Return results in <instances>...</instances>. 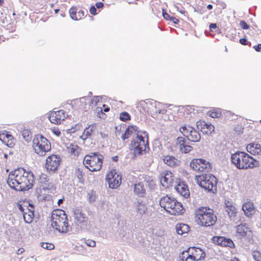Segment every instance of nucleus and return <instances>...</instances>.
<instances>
[{"label": "nucleus", "instance_id": "1", "mask_svg": "<svg viewBox=\"0 0 261 261\" xmlns=\"http://www.w3.org/2000/svg\"><path fill=\"white\" fill-rule=\"evenodd\" d=\"M129 136H133L130 144V149L134 150L135 156L146 153L149 150L148 136L144 130H139L136 125H129L126 128Z\"/></svg>", "mask_w": 261, "mask_h": 261}, {"label": "nucleus", "instance_id": "2", "mask_svg": "<svg viewBox=\"0 0 261 261\" xmlns=\"http://www.w3.org/2000/svg\"><path fill=\"white\" fill-rule=\"evenodd\" d=\"M34 177L33 172L28 171L17 179L10 178V180L7 181V183L11 189L16 191H25L34 186Z\"/></svg>", "mask_w": 261, "mask_h": 261}, {"label": "nucleus", "instance_id": "3", "mask_svg": "<svg viewBox=\"0 0 261 261\" xmlns=\"http://www.w3.org/2000/svg\"><path fill=\"white\" fill-rule=\"evenodd\" d=\"M232 163L239 169H247L259 166V162L245 152L237 151L231 156Z\"/></svg>", "mask_w": 261, "mask_h": 261}, {"label": "nucleus", "instance_id": "4", "mask_svg": "<svg viewBox=\"0 0 261 261\" xmlns=\"http://www.w3.org/2000/svg\"><path fill=\"white\" fill-rule=\"evenodd\" d=\"M160 205L171 215H177L183 213L184 208L181 203L173 197L168 196L163 197L160 199Z\"/></svg>", "mask_w": 261, "mask_h": 261}, {"label": "nucleus", "instance_id": "5", "mask_svg": "<svg viewBox=\"0 0 261 261\" xmlns=\"http://www.w3.org/2000/svg\"><path fill=\"white\" fill-rule=\"evenodd\" d=\"M103 159V155L99 152H91L85 156L83 163L90 171H97L101 168Z\"/></svg>", "mask_w": 261, "mask_h": 261}, {"label": "nucleus", "instance_id": "6", "mask_svg": "<svg viewBox=\"0 0 261 261\" xmlns=\"http://www.w3.org/2000/svg\"><path fill=\"white\" fill-rule=\"evenodd\" d=\"M197 182L201 188L215 193L217 191V179L213 174H202L196 176Z\"/></svg>", "mask_w": 261, "mask_h": 261}, {"label": "nucleus", "instance_id": "7", "mask_svg": "<svg viewBox=\"0 0 261 261\" xmlns=\"http://www.w3.org/2000/svg\"><path fill=\"white\" fill-rule=\"evenodd\" d=\"M33 146L35 152L40 156H44L51 149L49 141L41 134L36 135L33 140Z\"/></svg>", "mask_w": 261, "mask_h": 261}, {"label": "nucleus", "instance_id": "8", "mask_svg": "<svg viewBox=\"0 0 261 261\" xmlns=\"http://www.w3.org/2000/svg\"><path fill=\"white\" fill-rule=\"evenodd\" d=\"M179 131L189 141L198 142L200 140L201 136L199 132L191 126L185 125L179 128Z\"/></svg>", "mask_w": 261, "mask_h": 261}, {"label": "nucleus", "instance_id": "9", "mask_svg": "<svg viewBox=\"0 0 261 261\" xmlns=\"http://www.w3.org/2000/svg\"><path fill=\"white\" fill-rule=\"evenodd\" d=\"M190 166L193 170L198 172L209 171L211 168V164L202 159H195L191 161Z\"/></svg>", "mask_w": 261, "mask_h": 261}, {"label": "nucleus", "instance_id": "10", "mask_svg": "<svg viewBox=\"0 0 261 261\" xmlns=\"http://www.w3.org/2000/svg\"><path fill=\"white\" fill-rule=\"evenodd\" d=\"M188 254V257L194 261H198L203 258L205 254V252L200 248L197 247H190L187 250L183 251V254Z\"/></svg>", "mask_w": 261, "mask_h": 261}, {"label": "nucleus", "instance_id": "11", "mask_svg": "<svg viewBox=\"0 0 261 261\" xmlns=\"http://www.w3.org/2000/svg\"><path fill=\"white\" fill-rule=\"evenodd\" d=\"M175 147L182 153H187L193 150V148L189 144L188 141L183 137H178L175 140Z\"/></svg>", "mask_w": 261, "mask_h": 261}, {"label": "nucleus", "instance_id": "12", "mask_svg": "<svg viewBox=\"0 0 261 261\" xmlns=\"http://www.w3.org/2000/svg\"><path fill=\"white\" fill-rule=\"evenodd\" d=\"M217 221V217L213 213V211L201 217H198V223L199 225L205 227L211 226L215 225Z\"/></svg>", "mask_w": 261, "mask_h": 261}, {"label": "nucleus", "instance_id": "13", "mask_svg": "<svg viewBox=\"0 0 261 261\" xmlns=\"http://www.w3.org/2000/svg\"><path fill=\"white\" fill-rule=\"evenodd\" d=\"M61 159L58 155H51L46 160L45 167L48 170L55 171L59 166Z\"/></svg>", "mask_w": 261, "mask_h": 261}, {"label": "nucleus", "instance_id": "14", "mask_svg": "<svg viewBox=\"0 0 261 261\" xmlns=\"http://www.w3.org/2000/svg\"><path fill=\"white\" fill-rule=\"evenodd\" d=\"M106 179L108 180L109 187L111 189H116L120 186L121 182V177L116 174L115 170L109 173Z\"/></svg>", "mask_w": 261, "mask_h": 261}, {"label": "nucleus", "instance_id": "15", "mask_svg": "<svg viewBox=\"0 0 261 261\" xmlns=\"http://www.w3.org/2000/svg\"><path fill=\"white\" fill-rule=\"evenodd\" d=\"M74 219L79 224L86 225L88 220V217L85 214L83 213L81 206H77L75 208H73Z\"/></svg>", "mask_w": 261, "mask_h": 261}, {"label": "nucleus", "instance_id": "16", "mask_svg": "<svg viewBox=\"0 0 261 261\" xmlns=\"http://www.w3.org/2000/svg\"><path fill=\"white\" fill-rule=\"evenodd\" d=\"M51 226L60 233H65V217L51 218Z\"/></svg>", "mask_w": 261, "mask_h": 261}, {"label": "nucleus", "instance_id": "17", "mask_svg": "<svg viewBox=\"0 0 261 261\" xmlns=\"http://www.w3.org/2000/svg\"><path fill=\"white\" fill-rule=\"evenodd\" d=\"M213 241L214 243H216L218 245L223 247H229L233 248L235 247L233 241L229 238L224 237L216 236L213 238Z\"/></svg>", "mask_w": 261, "mask_h": 261}, {"label": "nucleus", "instance_id": "18", "mask_svg": "<svg viewBox=\"0 0 261 261\" xmlns=\"http://www.w3.org/2000/svg\"><path fill=\"white\" fill-rule=\"evenodd\" d=\"M70 18L75 20H77L82 19L85 15V13L87 14L88 12L87 11H84V10L78 9L76 7H72L69 11Z\"/></svg>", "mask_w": 261, "mask_h": 261}, {"label": "nucleus", "instance_id": "19", "mask_svg": "<svg viewBox=\"0 0 261 261\" xmlns=\"http://www.w3.org/2000/svg\"><path fill=\"white\" fill-rule=\"evenodd\" d=\"M242 210L246 217L250 218L255 214L256 210L253 202L248 201L243 204Z\"/></svg>", "mask_w": 261, "mask_h": 261}, {"label": "nucleus", "instance_id": "20", "mask_svg": "<svg viewBox=\"0 0 261 261\" xmlns=\"http://www.w3.org/2000/svg\"><path fill=\"white\" fill-rule=\"evenodd\" d=\"M173 180V174L170 171H167L160 178L162 186L165 188L171 186Z\"/></svg>", "mask_w": 261, "mask_h": 261}, {"label": "nucleus", "instance_id": "21", "mask_svg": "<svg viewBox=\"0 0 261 261\" xmlns=\"http://www.w3.org/2000/svg\"><path fill=\"white\" fill-rule=\"evenodd\" d=\"M134 192L135 194L139 197H144L146 194V190L143 182H139L138 183L135 184Z\"/></svg>", "mask_w": 261, "mask_h": 261}, {"label": "nucleus", "instance_id": "22", "mask_svg": "<svg viewBox=\"0 0 261 261\" xmlns=\"http://www.w3.org/2000/svg\"><path fill=\"white\" fill-rule=\"evenodd\" d=\"M175 189L178 193H180L186 198L188 197L190 195V191L187 185L183 183H180L177 185L175 187Z\"/></svg>", "mask_w": 261, "mask_h": 261}, {"label": "nucleus", "instance_id": "23", "mask_svg": "<svg viewBox=\"0 0 261 261\" xmlns=\"http://www.w3.org/2000/svg\"><path fill=\"white\" fill-rule=\"evenodd\" d=\"M27 172V171H26V170L24 169L23 168H18L17 169L14 170V171H11L9 173L7 181L10 180V178L17 179L19 177H20V176H21L22 174H24Z\"/></svg>", "mask_w": 261, "mask_h": 261}, {"label": "nucleus", "instance_id": "24", "mask_svg": "<svg viewBox=\"0 0 261 261\" xmlns=\"http://www.w3.org/2000/svg\"><path fill=\"white\" fill-rule=\"evenodd\" d=\"M134 207L136 208V212L141 214H145L147 211V207L141 199H138L137 201L134 203Z\"/></svg>", "mask_w": 261, "mask_h": 261}, {"label": "nucleus", "instance_id": "25", "mask_svg": "<svg viewBox=\"0 0 261 261\" xmlns=\"http://www.w3.org/2000/svg\"><path fill=\"white\" fill-rule=\"evenodd\" d=\"M246 149L252 154L261 153V145L259 144L250 143L247 146Z\"/></svg>", "mask_w": 261, "mask_h": 261}, {"label": "nucleus", "instance_id": "26", "mask_svg": "<svg viewBox=\"0 0 261 261\" xmlns=\"http://www.w3.org/2000/svg\"><path fill=\"white\" fill-rule=\"evenodd\" d=\"M66 150L71 155H73L74 156H78L81 151V149L77 144L72 143H70L69 146H68L66 143Z\"/></svg>", "mask_w": 261, "mask_h": 261}, {"label": "nucleus", "instance_id": "27", "mask_svg": "<svg viewBox=\"0 0 261 261\" xmlns=\"http://www.w3.org/2000/svg\"><path fill=\"white\" fill-rule=\"evenodd\" d=\"M225 211L227 213L231 220H235L238 211L236 207L232 204H226Z\"/></svg>", "mask_w": 261, "mask_h": 261}, {"label": "nucleus", "instance_id": "28", "mask_svg": "<svg viewBox=\"0 0 261 261\" xmlns=\"http://www.w3.org/2000/svg\"><path fill=\"white\" fill-rule=\"evenodd\" d=\"M164 162L167 165L171 167H174L178 164L179 161L174 156L167 155L164 156Z\"/></svg>", "mask_w": 261, "mask_h": 261}, {"label": "nucleus", "instance_id": "29", "mask_svg": "<svg viewBox=\"0 0 261 261\" xmlns=\"http://www.w3.org/2000/svg\"><path fill=\"white\" fill-rule=\"evenodd\" d=\"M23 218L26 223L30 224L32 223L34 218V210L33 208H30L29 210L23 214Z\"/></svg>", "mask_w": 261, "mask_h": 261}, {"label": "nucleus", "instance_id": "30", "mask_svg": "<svg viewBox=\"0 0 261 261\" xmlns=\"http://www.w3.org/2000/svg\"><path fill=\"white\" fill-rule=\"evenodd\" d=\"M95 127V124H93L89 125L88 127H86L84 131L83 135L81 136V138L83 140H85L90 137L92 135V133Z\"/></svg>", "mask_w": 261, "mask_h": 261}, {"label": "nucleus", "instance_id": "31", "mask_svg": "<svg viewBox=\"0 0 261 261\" xmlns=\"http://www.w3.org/2000/svg\"><path fill=\"white\" fill-rule=\"evenodd\" d=\"M176 232L179 234H183L187 233L189 230V227L188 225L184 223L177 224L176 226Z\"/></svg>", "mask_w": 261, "mask_h": 261}, {"label": "nucleus", "instance_id": "32", "mask_svg": "<svg viewBox=\"0 0 261 261\" xmlns=\"http://www.w3.org/2000/svg\"><path fill=\"white\" fill-rule=\"evenodd\" d=\"M237 232L241 237H245L247 235V233L248 231V228L246 226V224H241L238 225L237 227Z\"/></svg>", "mask_w": 261, "mask_h": 261}, {"label": "nucleus", "instance_id": "33", "mask_svg": "<svg viewBox=\"0 0 261 261\" xmlns=\"http://www.w3.org/2000/svg\"><path fill=\"white\" fill-rule=\"evenodd\" d=\"M57 115V113L56 111L51 112L48 116V118L49 121L54 124H58L61 123V118H58Z\"/></svg>", "mask_w": 261, "mask_h": 261}, {"label": "nucleus", "instance_id": "34", "mask_svg": "<svg viewBox=\"0 0 261 261\" xmlns=\"http://www.w3.org/2000/svg\"><path fill=\"white\" fill-rule=\"evenodd\" d=\"M213 211L212 210L207 208L205 207H201L197 209L196 211V217H197V220H198V217H201L204 215H206L208 213H211Z\"/></svg>", "mask_w": 261, "mask_h": 261}, {"label": "nucleus", "instance_id": "35", "mask_svg": "<svg viewBox=\"0 0 261 261\" xmlns=\"http://www.w3.org/2000/svg\"><path fill=\"white\" fill-rule=\"evenodd\" d=\"M66 127H67L66 128V133L71 135L72 133H74L77 130H80L82 127V124L78 123L70 126L66 125Z\"/></svg>", "mask_w": 261, "mask_h": 261}, {"label": "nucleus", "instance_id": "36", "mask_svg": "<svg viewBox=\"0 0 261 261\" xmlns=\"http://www.w3.org/2000/svg\"><path fill=\"white\" fill-rule=\"evenodd\" d=\"M87 96H84L79 99H75L73 100H68L66 101V105H69L73 108H76L77 105L81 102V100L83 99L86 100L87 99Z\"/></svg>", "mask_w": 261, "mask_h": 261}, {"label": "nucleus", "instance_id": "37", "mask_svg": "<svg viewBox=\"0 0 261 261\" xmlns=\"http://www.w3.org/2000/svg\"><path fill=\"white\" fill-rule=\"evenodd\" d=\"M65 217V211L61 209H57L53 212L51 218Z\"/></svg>", "mask_w": 261, "mask_h": 261}, {"label": "nucleus", "instance_id": "38", "mask_svg": "<svg viewBox=\"0 0 261 261\" xmlns=\"http://www.w3.org/2000/svg\"><path fill=\"white\" fill-rule=\"evenodd\" d=\"M53 187V185L49 182V179H46L43 183L40 186V190H43L44 191H49L51 190Z\"/></svg>", "mask_w": 261, "mask_h": 261}, {"label": "nucleus", "instance_id": "39", "mask_svg": "<svg viewBox=\"0 0 261 261\" xmlns=\"http://www.w3.org/2000/svg\"><path fill=\"white\" fill-rule=\"evenodd\" d=\"M163 16L165 19H166V20H171L175 24H178L179 22V20L178 19L173 16H171L169 14L166 13L164 10L163 11Z\"/></svg>", "mask_w": 261, "mask_h": 261}, {"label": "nucleus", "instance_id": "40", "mask_svg": "<svg viewBox=\"0 0 261 261\" xmlns=\"http://www.w3.org/2000/svg\"><path fill=\"white\" fill-rule=\"evenodd\" d=\"M21 135L24 140L27 142H30L31 140V132L28 129H24L21 132Z\"/></svg>", "mask_w": 261, "mask_h": 261}, {"label": "nucleus", "instance_id": "41", "mask_svg": "<svg viewBox=\"0 0 261 261\" xmlns=\"http://www.w3.org/2000/svg\"><path fill=\"white\" fill-rule=\"evenodd\" d=\"M214 130V126L211 124L206 123V126H205L203 130H202V132L204 134H211L212 132Z\"/></svg>", "mask_w": 261, "mask_h": 261}, {"label": "nucleus", "instance_id": "42", "mask_svg": "<svg viewBox=\"0 0 261 261\" xmlns=\"http://www.w3.org/2000/svg\"><path fill=\"white\" fill-rule=\"evenodd\" d=\"M75 176L79 180V182L81 183H83L84 181V174L83 171L80 170V169H76L75 170Z\"/></svg>", "mask_w": 261, "mask_h": 261}, {"label": "nucleus", "instance_id": "43", "mask_svg": "<svg viewBox=\"0 0 261 261\" xmlns=\"http://www.w3.org/2000/svg\"><path fill=\"white\" fill-rule=\"evenodd\" d=\"M130 115L126 112H123L120 115V119L124 122L130 120Z\"/></svg>", "mask_w": 261, "mask_h": 261}, {"label": "nucleus", "instance_id": "44", "mask_svg": "<svg viewBox=\"0 0 261 261\" xmlns=\"http://www.w3.org/2000/svg\"><path fill=\"white\" fill-rule=\"evenodd\" d=\"M252 256L255 261H261V253L257 250L252 252Z\"/></svg>", "mask_w": 261, "mask_h": 261}, {"label": "nucleus", "instance_id": "45", "mask_svg": "<svg viewBox=\"0 0 261 261\" xmlns=\"http://www.w3.org/2000/svg\"><path fill=\"white\" fill-rule=\"evenodd\" d=\"M95 193L93 191H91L87 194V199L88 201L92 203L95 201Z\"/></svg>", "mask_w": 261, "mask_h": 261}, {"label": "nucleus", "instance_id": "46", "mask_svg": "<svg viewBox=\"0 0 261 261\" xmlns=\"http://www.w3.org/2000/svg\"><path fill=\"white\" fill-rule=\"evenodd\" d=\"M41 247L46 250H52L55 248V246L52 243L42 242L41 243Z\"/></svg>", "mask_w": 261, "mask_h": 261}, {"label": "nucleus", "instance_id": "47", "mask_svg": "<svg viewBox=\"0 0 261 261\" xmlns=\"http://www.w3.org/2000/svg\"><path fill=\"white\" fill-rule=\"evenodd\" d=\"M17 207L19 210L22 213V215L23 214L25 213V212H27V211H28L30 209L28 206L22 205V204H20L19 203H18Z\"/></svg>", "mask_w": 261, "mask_h": 261}, {"label": "nucleus", "instance_id": "48", "mask_svg": "<svg viewBox=\"0 0 261 261\" xmlns=\"http://www.w3.org/2000/svg\"><path fill=\"white\" fill-rule=\"evenodd\" d=\"M196 126L198 129H200L202 132V130H203L205 126H206V123L204 121H198L196 122Z\"/></svg>", "mask_w": 261, "mask_h": 261}, {"label": "nucleus", "instance_id": "49", "mask_svg": "<svg viewBox=\"0 0 261 261\" xmlns=\"http://www.w3.org/2000/svg\"><path fill=\"white\" fill-rule=\"evenodd\" d=\"M57 113L58 117L61 118V121H64L65 119V111L63 110H60L56 111Z\"/></svg>", "mask_w": 261, "mask_h": 261}, {"label": "nucleus", "instance_id": "50", "mask_svg": "<svg viewBox=\"0 0 261 261\" xmlns=\"http://www.w3.org/2000/svg\"><path fill=\"white\" fill-rule=\"evenodd\" d=\"M84 242L87 246L93 247H95L96 245V242L92 240H84Z\"/></svg>", "mask_w": 261, "mask_h": 261}, {"label": "nucleus", "instance_id": "51", "mask_svg": "<svg viewBox=\"0 0 261 261\" xmlns=\"http://www.w3.org/2000/svg\"><path fill=\"white\" fill-rule=\"evenodd\" d=\"M146 185H147L150 189H153L155 186V184L152 179L147 180Z\"/></svg>", "mask_w": 261, "mask_h": 261}, {"label": "nucleus", "instance_id": "52", "mask_svg": "<svg viewBox=\"0 0 261 261\" xmlns=\"http://www.w3.org/2000/svg\"><path fill=\"white\" fill-rule=\"evenodd\" d=\"M221 113L215 111H212L210 112V116H211L212 118H219L221 116Z\"/></svg>", "mask_w": 261, "mask_h": 261}, {"label": "nucleus", "instance_id": "53", "mask_svg": "<svg viewBox=\"0 0 261 261\" xmlns=\"http://www.w3.org/2000/svg\"><path fill=\"white\" fill-rule=\"evenodd\" d=\"M241 27L244 30H247L249 28V25L244 20H241L240 22Z\"/></svg>", "mask_w": 261, "mask_h": 261}, {"label": "nucleus", "instance_id": "54", "mask_svg": "<svg viewBox=\"0 0 261 261\" xmlns=\"http://www.w3.org/2000/svg\"><path fill=\"white\" fill-rule=\"evenodd\" d=\"M243 128L240 125H238L236 126L235 128H234V130L236 132H238L239 134L242 133L243 132Z\"/></svg>", "mask_w": 261, "mask_h": 261}, {"label": "nucleus", "instance_id": "55", "mask_svg": "<svg viewBox=\"0 0 261 261\" xmlns=\"http://www.w3.org/2000/svg\"><path fill=\"white\" fill-rule=\"evenodd\" d=\"M99 96H94L93 99L91 100V102L92 104L94 103L95 105H97L98 102L99 101Z\"/></svg>", "mask_w": 261, "mask_h": 261}, {"label": "nucleus", "instance_id": "56", "mask_svg": "<svg viewBox=\"0 0 261 261\" xmlns=\"http://www.w3.org/2000/svg\"><path fill=\"white\" fill-rule=\"evenodd\" d=\"M129 137H130L129 135V133L127 132L126 131V130L125 131V133L123 134H122V135L121 136V139L123 140H125V139L128 138Z\"/></svg>", "mask_w": 261, "mask_h": 261}, {"label": "nucleus", "instance_id": "57", "mask_svg": "<svg viewBox=\"0 0 261 261\" xmlns=\"http://www.w3.org/2000/svg\"><path fill=\"white\" fill-rule=\"evenodd\" d=\"M90 12L92 15H96V8L94 6H91L90 8Z\"/></svg>", "mask_w": 261, "mask_h": 261}, {"label": "nucleus", "instance_id": "58", "mask_svg": "<svg viewBox=\"0 0 261 261\" xmlns=\"http://www.w3.org/2000/svg\"><path fill=\"white\" fill-rule=\"evenodd\" d=\"M182 256L181 257V261H187V259L189 258L188 257V254L185 253V254H183V252L182 253Z\"/></svg>", "mask_w": 261, "mask_h": 261}, {"label": "nucleus", "instance_id": "59", "mask_svg": "<svg viewBox=\"0 0 261 261\" xmlns=\"http://www.w3.org/2000/svg\"><path fill=\"white\" fill-rule=\"evenodd\" d=\"M240 43L244 45L247 44V40L246 38H241L239 40Z\"/></svg>", "mask_w": 261, "mask_h": 261}, {"label": "nucleus", "instance_id": "60", "mask_svg": "<svg viewBox=\"0 0 261 261\" xmlns=\"http://www.w3.org/2000/svg\"><path fill=\"white\" fill-rule=\"evenodd\" d=\"M51 199V196L49 195H45L42 197V199L45 201H49Z\"/></svg>", "mask_w": 261, "mask_h": 261}, {"label": "nucleus", "instance_id": "61", "mask_svg": "<svg viewBox=\"0 0 261 261\" xmlns=\"http://www.w3.org/2000/svg\"><path fill=\"white\" fill-rule=\"evenodd\" d=\"M95 6L97 8L100 9V8H102L104 5L102 2H98V3H96Z\"/></svg>", "mask_w": 261, "mask_h": 261}, {"label": "nucleus", "instance_id": "62", "mask_svg": "<svg viewBox=\"0 0 261 261\" xmlns=\"http://www.w3.org/2000/svg\"><path fill=\"white\" fill-rule=\"evenodd\" d=\"M253 48L256 51H260L261 49V44H258L257 45H255Z\"/></svg>", "mask_w": 261, "mask_h": 261}, {"label": "nucleus", "instance_id": "63", "mask_svg": "<svg viewBox=\"0 0 261 261\" xmlns=\"http://www.w3.org/2000/svg\"><path fill=\"white\" fill-rule=\"evenodd\" d=\"M217 28V24L216 23H211L210 24V29L211 31H212L213 29H215Z\"/></svg>", "mask_w": 261, "mask_h": 261}, {"label": "nucleus", "instance_id": "64", "mask_svg": "<svg viewBox=\"0 0 261 261\" xmlns=\"http://www.w3.org/2000/svg\"><path fill=\"white\" fill-rule=\"evenodd\" d=\"M54 134L57 136H60L61 133L60 130H59V129H54Z\"/></svg>", "mask_w": 261, "mask_h": 261}]
</instances>
